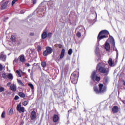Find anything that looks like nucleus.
<instances>
[{
    "mask_svg": "<svg viewBox=\"0 0 125 125\" xmlns=\"http://www.w3.org/2000/svg\"><path fill=\"white\" fill-rule=\"evenodd\" d=\"M97 69L100 73L105 74V75H108L109 73V69L105 67V65L103 63H99L97 67Z\"/></svg>",
    "mask_w": 125,
    "mask_h": 125,
    "instance_id": "1",
    "label": "nucleus"
},
{
    "mask_svg": "<svg viewBox=\"0 0 125 125\" xmlns=\"http://www.w3.org/2000/svg\"><path fill=\"white\" fill-rule=\"evenodd\" d=\"M109 36V32L107 30H102L101 31L98 36V41H100V40H103V39H105V38H108Z\"/></svg>",
    "mask_w": 125,
    "mask_h": 125,
    "instance_id": "2",
    "label": "nucleus"
},
{
    "mask_svg": "<svg viewBox=\"0 0 125 125\" xmlns=\"http://www.w3.org/2000/svg\"><path fill=\"white\" fill-rule=\"evenodd\" d=\"M99 89L96 87H94V91H95L96 93L97 94H99L100 93H103V92H105L106 91V86H104L103 84H99Z\"/></svg>",
    "mask_w": 125,
    "mask_h": 125,
    "instance_id": "3",
    "label": "nucleus"
},
{
    "mask_svg": "<svg viewBox=\"0 0 125 125\" xmlns=\"http://www.w3.org/2000/svg\"><path fill=\"white\" fill-rule=\"evenodd\" d=\"M79 78V72L75 71L73 73L70 77L71 83L76 84L78 83V78Z\"/></svg>",
    "mask_w": 125,
    "mask_h": 125,
    "instance_id": "4",
    "label": "nucleus"
},
{
    "mask_svg": "<svg viewBox=\"0 0 125 125\" xmlns=\"http://www.w3.org/2000/svg\"><path fill=\"white\" fill-rule=\"evenodd\" d=\"M91 78L92 80L94 81H96V82H99L100 81V77L97 76L95 71L92 72Z\"/></svg>",
    "mask_w": 125,
    "mask_h": 125,
    "instance_id": "5",
    "label": "nucleus"
},
{
    "mask_svg": "<svg viewBox=\"0 0 125 125\" xmlns=\"http://www.w3.org/2000/svg\"><path fill=\"white\" fill-rule=\"evenodd\" d=\"M52 53V48L50 47H47L46 49L43 52L44 56H47L48 54H51Z\"/></svg>",
    "mask_w": 125,
    "mask_h": 125,
    "instance_id": "6",
    "label": "nucleus"
},
{
    "mask_svg": "<svg viewBox=\"0 0 125 125\" xmlns=\"http://www.w3.org/2000/svg\"><path fill=\"white\" fill-rule=\"evenodd\" d=\"M17 110L20 112V113H25V108L21 106V104H19L17 106Z\"/></svg>",
    "mask_w": 125,
    "mask_h": 125,
    "instance_id": "7",
    "label": "nucleus"
},
{
    "mask_svg": "<svg viewBox=\"0 0 125 125\" xmlns=\"http://www.w3.org/2000/svg\"><path fill=\"white\" fill-rule=\"evenodd\" d=\"M0 59L2 61H5L6 60V55L4 54V52H1L0 53Z\"/></svg>",
    "mask_w": 125,
    "mask_h": 125,
    "instance_id": "8",
    "label": "nucleus"
},
{
    "mask_svg": "<svg viewBox=\"0 0 125 125\" xmlns=\"http://www.w3.org/2000/svg\"><path fill=\"white\" fill-rule=\"evenodd\" d=\"M36 117H37V113H36V111H32L30 116L31 120H32V121L35 120Z\"/></svg>",
    "mask_w": 125,
    "mask_h": 125,
    "instance_id": "9",
    "label": "nucleus"
},
{
    "mask_svg": "<svg viewBox=\"0 0 125 125\" xmlns=\"http://www.w3.org/2000/svg\"><path fill=\"white\" fill-rule=\"evenodd\" d=\"M8 4V1H6V2L2 3L0 7L1 9H5V8L7 7Z\"/></svg>",
    "mask_w": 125,
    "mask_h": 125,
    "instance_id": "10",
    "label": "nucleus"
},
{
    "mask_svg": "<svg viewBox=\"0 0 125 125\" xmlns=\"http://www.w3.org/2000/svg\"><path fill=\"white\" fill-rule=\"evenodd\" d=\"M53 121L54 123H57V122L59 121V116L56 114H55L53 117Z\"/></svg>",
    "mask_w": 125,
    "mask_h": 125,
    "instance_id": "11",
    "label": "nucleus"
},
{
    "mask_svg": "<svg viewBox=\"0 0 125 125\" xmlns=\"http://www.w3.org/2000/svg\"><path fill=\"white\" fill-rule=\"evenodd\" d=\"M112 112L114 114H116V113H118V112H119V107H118V106H114L112 108Z\"/></svg>",
    "mask_w": 125,
    "mask_h": 125,
    "instance_id": "12",
    "label": "nucleus"
},
{
    "mask_svg": "<svg viewBox=\"0 0 125 125\" xmlns=\"http://www.w3.org/2000/svg\"><path fill=\"white\" fill-rule=\"evenodd\" d=\"M10 89L12 91L15 92L17 90L16 85L15 84H11L10 86Z\"/></svg>",
    "mask_w": 125,
    "mask_h": 125,
    "instance_id": "13",
    "label": "nucleus"
},
{
    "mask_svg": "<svg viewBox=\"0 0 125 125\" xmlns=\"http://www.w3.org/2000/svg\"><path fill=\"white\" fill-rule=\"evenodd\" d=\"M19 58L21 62H22V63L25 62V57L24 56V55H21L20 56Z\"/></svg>",
    "mask_w": 125,
    "mask_h": 125,
    "instance_id": "14",
    "label": "nucleus"
},
{
    "mask_svg": "<svg viewBox=\"0 0 125 125\" xmlns=\"http://www.w3.org/2000/svg\"><path fill=\"white\" fill-rule=\"evenodd\" d=\"M64 55H65V49H62V52H61V55L60 56V58L61 59H62V58H63V57H64Z\"/></svg>",
    "mask_w": 125,
    "mask_h": 125,
    "instance_id": "15",
    "label": "nucleus"
},
{
    "mask_svg": "<svg viewBox=\"0 0 125 125\" xmlns=\"http://www.w3.org/2000/svg\"><path fill=\"white\" fill-rule=\"evenodd\" d=\"M104 47L106 50L107 51L110 50V44L107 42H105Z\"/></svg>",
    "mask_w": 125,
    "mask_h": 125,
    "instance_id": "16",
    "label": "nucleus"
},
{
    "mask_svg": "<svg viewBox=\"0 0 125 125\" xmlns=\"http://www.w3.org/2000/svg\"><path fill=\"white\" fill-rule=\"evenodd\" d=\"M47 37V33L46 32H44L42 35V40H44L45 39H46V37Z\"/></svg>",
    "mask_w": 125,
    "mask_h": 125,
    "instance_id": "17",
    "label": "nucleus"
},
{
    "mask_svg": "<svg viewBox=\"0 0 125 125\" xmlns=\"http://www.w3.org/2000/svg\"><path fill=\"white\" fill-rule=\"evenodd\" d=\"M108 63L109 66H110L111 67V66H113V65L114 64V61H113V59H112L111 58L109 59Z\"/></svg>",
    "mask_w": 125,
    "mask_h": 125,
    "instance_id": "18",
    "label": "nucleus"
},
{
    "mask_svg": "<svg viewBox=\"0 0 125 125\" xmlns=\"http://www.w3.org/2000/svg\"><path fill=\"white\" fill-rule=\"evenodd\" d=\"M110 40L111 42V46L115 47V40L113 37H110Z\"/></svg>",
    "mask_w": 125,
    "mask_h": 125,
    "instance_id": "19",
    "label": "nucleus"
},
{
    "mask_svg": "<svg viewBox=\"0 0 125 125\" xmlns=\"http://www.w3.org/2000/svg\"><path fill=\"white\" fill-rule=\"evenodd\" d=\"M8 79H9L10 81H12L13 80V75L11 73H9L8 75H7Z\"/></svg>",
    "mask_w": 125,
    "mask_h": 125,
    "instance_id": "20",
    "label": "nucleus"
},
{
    "mask_svg": "<svg viewBox=\"0 0 125 125\" xmlns=\"http://www.w3.org/2000/svg\"><path fill=\"white\" fill-rule=\"evenodd\" d=\"M95 52L97 55H99V48H98V46H96Z\"/></svg>",
    "mask_w": 125,
    "mask_h": 125,
    "instance_id": "21",
    "label": "nucleus"
},
{
    "mask_svg": "<svg viewBox=\"0 0 125 125\" xmlns=\"http://www.w3.org/2000/svg\"><path fill=\"white\" fill-rule=\"evenodd\" d=\"M19 96H20V97H21L22 98H24V97H25V94L23 92H19Z\"/></svg>",
    "mask_w": 125,
    "mask_h": 125,
    "instance_id": "22",
    "label": "nucleus"
},
{
    "mask_svg": "<svg viewBox=\"0 0 125 125\" xmlns=\"http://www.w3.org/2000/svg\"><path fill=\"white\" fill-rule=\"evenodd\" d=\"M18 83L20 85H21V86H25V85H24V83H23L21 80H18Z\"/></svg>",
    "mask_w": 125,
    "mask_h": 125,
    "instance_id": "23",
    "label": "nucleus"
},
{
    "mask_svg": "<svg viewBox=\"0 0 125 125\" xmlns=\"http://www.w3.org/2000/svg\"><path fill=\"white\" fill-rule=\"evenodd\" d=\"M41 65L43 68H45L46 67V62H41Z\"/></svg>",
    "mask_w": 125,
    "mask_h": 125,
    "instance_id": "24",
    "label": "nucleus"
},
{
    "mask_svg": "<svg viewBox=\"0 0 125 125\" xmlns=\"http://www.w3.org/2000/svg\"><path fill=\"white\" fill-rule=\"evenodd\" d=\"M2 78H3V79H7V75H6V73H4L2 74Z\"/></svg>",
    "mask_w": 125,
    "mask_h": 125,
    "instance_id": "25",
    "label": "nucleus"
},
{
    "mask_svg": "<svg viewBox=\"0 0 125 125\" xmlns=\"http://www.w3.org/2000/svg\"><path fill=\"white\" fill-rule=\"evenodd\" d=\"M1 117L2 119H4V118H5V111H4L2 112Z\"/></svg>",
    "mask_w": 125,
    "mask_h": 125,
    "instance_id": "26",
    "label": "nucleus"
},
{
    "mask_svg": "<svg viewBox=\"0 0 125 125\" xmlns=\"http://www.w3.org/2000/svg\"><path fill=\"white\" fill-rule=\"evenodd\" d=\"M13 114V109L11 108L8 113V115H12Z\"/></svg>",
    "mask_w": 125,
    "mask_h": 125,
    "instance_id": "27",
    "label": "nucleus"
},
{
    "mask_svg": "<svg viewBox=\"0 0 125 125\" xmlns=\"http://www.w3.org/2000/svg\"><path fill=\"white\" fill-rule=\"evenodd\" d=\"M81 36H82V34H81V32H78L76 33V37H77V38H80Z\"/></svg>",
    "mask_w": 125,
    "mask_h": 125,
    "instance_id": "28",
    "label": "nucleus"
},
{
    "mask_svg": "<svg viewBox=\"0 0 125 125\" xmlns=\"http://www.w3.org/2000/svg\"><path fill=\"white\" fill-rule=\"evenodd\" d=\"M17 62H18V59L16 58L15 59V60L13 61V64H14V65H16V63H17Z\"/></svg>",
    "mask_w": 125,
    "mask_h": 125,
    "instance_id": "29",
    "label": "nucleus"
},
{
    "mask_svg": "<svg viewBox=\"0 0 125 125\" xmlns=\"http://www.w3.org/2000/svg\"><path fill=\"white\" fill-rule=\"evenodd\" d=\"M10 40L14 42H15V37H14L13 35H12Z\"/></svg>",
    "mask_w": 125,
    "mask_h": 125,
    "instance_id": "30",
    "label": "nucleus"
},
{
    "mask_svg": "<svg viewBox=\"0 0 125 125\" xmlns=\"http://www.w3.org/2000/svg\"><path fill=\"white\" fill-rule=\"evenodd\" d=\"M72 53H73V50L72 49H70L68 50V54H69V55H71Z\"/></svg>",
    "mask_w": 125,
    "mask_h": 125,
    "instance_id": "31",
    "label": "nucleus"
},
{
    "mask_svg": "<svg viewBox=\"0 0 125 125\" xmlns=\"http://www.w3.org/2000/svg\"><path fill=\"white\" fill-rule=\"evenodd\" d=\"M16 73L18 74L20 78H21V77H22V75H21V73H20V71L19 70H17Z\"/></svg>",
    "mask_w": 125,
    "mask_h": 125,
    "instance_id": "32",
    "label": "nucleus"
},
{
    "mask_svg": "<svg viewBox=\"0 0 125 125\" xmlns=\"http://www.w3.org/2000/svg\"><path fill=\"white\" fill-rule=\"evenodd\" d=\"M28 85L30 87L31 89H34V85H33V84L30 83H28Z\"/></svg>",
    "mask_w": 125,
    "mask_h": 125,
    "instance_id": "33",
    "label": "nucleus"
},
{
    "mask_svg": "<svg viewBox=\"0 0 125 125\" xmlns=\"http://www.w3.org/2000/svg\"><path fill=\"white\" fill-rule=\"evenodd\" d=\"M22 104L24 106H27V105H28V102L24 101L22 103Z\"/></svg>",
    "mask_w": 125,
    "mask_h": 125,
    "instance_id": "34",
    "label": "nucleus"
},
{
    "mask_svg": "<svg viewBox=\"0 0 125 125\" xmlns=\"http://www.w3.org/2000/svg\"><path fill=\"white\" fill-rule=\"evenodd\" d=\"M51 36H52V33H49L48 34H47V37L48 38H51Z\"/></svg>",
    "mask_w": 125,
    "mask_h": 125,
    "instance_id": "35",
    "label": "nucleus"
},
{
    "mask_svg": "<svg viewBox=\"0 0 125 125\" xmlns=\"http://www.w3.org/2000/svg\"><path fill=\"white\" fill-rule=\"evenodd\" d=\"M4 91V88L2 87H0V92H2V91Z\"/></svg>",
    "mask_w": 125,
    "mask_h": 125,
    "instance_id": "36",
    "label": "nucleus"
},
{
    "mask_svg": "<svg viewBox=\"0 0 125 125\" xmlns=\"http://www.w3.org/2000/svg\"><path fill=\"white\" fill-rule=\"evenodd\" d=\"M17 1V0H13L12 1V5H13L15 4V2Z\"/></svg>",
    "mask_w": 125,
    "mask_h": 125,
    "instance_id": "37",
    "label": "nucleus"
},
{
    "mask_svg": "<svg viewBox=\"0 0 125 125\" xmlns=\"http://www.w3.org/2000/svg\"><path fill=\"white\" fill-rule=\"evenodd\" d=\"M38 51H41V50H42V47H41V46H38Z\"/></svg>",
    "mask_w": 125,
    "mask_h": 125,
    "instance_id": "38",
    "label": "nucleus"
},
{
    "mask_svg": "<svg viewBox=\"0 0 125 125\" xmlns=\"http://www.w3.org/2000/svg\"><path fill=\"white\" fill-rule=\"evenodd\" d=\"M14 99L15 100H18V99H19V97L18 96H15Z\"/></svg>",
    "mask_w": 125,
    "mask_h": 125,
    "instance_id": "39",
    "label": "nucleus"
},
{
    "mask_svg": "<svg viewBox=\"0 0 125 125\" xmlns=\"http://www.w3.org/2000/svg\"><path fill=\"white\" fill-rule=\"evenodd\" d=\"M3 68L2 65L1 64H0V71H2V69Z\"/></svg>",
    "mask_w": 125,
    "mask_h": 125,
    "instance_id": "40",
    "label": "nucleus"
},
{
    "mask_svg": "<svg viewBox=\"0 0 125 125\" xmlns=\"http://www.w3.org/2000/svg\"><path fill=\"white\" fill-rule=\"evenodd\" d=\"M104 82H105V83H108V78H105L104 79Z\"/></svg>",
    "mask_w": 125,
    "mask_h": 125,
    "instance_id": "41",
    "label": "nucleus"
},
{
    "mask_svg": "<svg viewBox=\"0 0 125 125\" xmlns=\"http://www.w3.org/2000/svg\"><path fill=\"white\" fill-rule=\"evenodd\" d=\"M7 86H11V83L9 82V83H8L7 84Z\"/></svg>",
    "mask_w": 125,
    "mask_h": 125,
    "instance_id": "42",
    "label": "nucleus"
},
{
    "mask_svg": "<svg viewBox=\"0 0 125 125\" xmlns=\"http://www.w3.org/2000/svg\"><path fill=\"white\" fill-rule=\"evenodd\" d=\"M33 2V4H36V3H37V0H34Z\"/></svg>",
    "mask_w": 125,
    "mask_h": 125,
    "instance_id": "43",
    "label": "nucleus"
},
{
    "mask_svg": "<svg viewBox=\"0 0 125 125\" xmlns=\"http://www.w3.org/2000/svg\"><path fill=\"white\" fill-rule=\"evenodd\" d=\"M115 50H116V51L117 56H118V55H119V52L118 51V50H117V49H116Z\"/></svg>",
    "mask_w": 125,
    "mask_h": 125,
    "instance_id": "44",
    "label": "nucleus"
},
{
    "mask_svg": "<svg viewBox=\"0 0 125 125\" xmlns=\"http://www.w3.org/2000/svg\"><path fill=\"white\" fill-rule=\"evenodd\" d=\"M25 65H26V66H27V67H29V66H30V64H29V63H26Z\"/></svg>",
    "mask_w": 125,
    "mask_h": 125,
    "instance_id": "45",
    "label": "nucleus"
},
{
    "mask_svg": "<svg viewBox=\"0 0 125 125\" xmlns=\"http://www.w3.org/2000/svg\"><path fill=\"white\" fill-rule=\"evenodd\" d=\"M34 33H30V36H34Z\"/></svg>",
    "mask_w": 125,
    "mask_h": 125,
    "instance_id": "46",
    "label": "nucleus"
},
{
    "mask_svg": "<svg viewBox=\"0 0 125 125\" xmlns=\"http://www.w3.org/2000/svg\"><path fill=\"white\" fill-rule=\"evenodd\" d=\"M38 43H35V45H38Z\"/></svg>",
    "mask_w": 125,
    "mask_h": 125,
    "instance_id": "47",
    "label": "nucleus"
},
{
    "mask_svg": "<svg viewBox=\"0 0 125 125\" xmlns=\"http://www.w3.org/2000/svg\"><path fill=\"white\" fill-rule=\"evenodd\" d=\"M21 13L23 14V11H21Z\"/></svg>",
    "mask_w": 125,
    "mask_h": 125,
    "instance_id": "48",
    "label": "nucleus"
},
{
    "mask_svg": "<svg viewBox=\"0 0 125 125\" xmlns=\"http://www.w3.org/2000/svg\"><path fill=\"white\" fill-rule=\"evenodd\" d=\"M28 71H30V69H29Z\"/></svg>",
    "mask_w": 125,
    "mask_h": 125,
    "instance_id": "49",
    "label": "nucleus"
}]
</instances>
